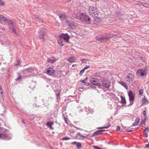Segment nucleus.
Wrapping results in <instances>:
<instances>
[{"label":"nucleus","instance_id":"1","mask_svg":"<svg viewBox=\"0 0 149 149\" xmlns=\"http://www.w3.org/2000/svg\"><path fill=\"white\" fill-rule=\"evenodd\" d=\"M77 17L78 19H79L84 23H86L88 24L91 23V18L85 13H80Z\"/></svg>","mask_w":149,"mask_h":149},{"label":"nucleus","instance_id":"2","mask_svg":"<svg viewBox=\"0 0 149 149\" xmlns=\"http://www.w3.org/2000/svg\"><path fill=\"white\" fill-rule=\"evenodd\" d=\"M88 11L89 14L93 16H99L98 10L93 6H90L88 8Z\"/></svg>","mask_w":149,"mask_h":149},{"label":"nucleus","instance_id":"3","mask_svg":"<svg viewBox=\"0 0 149 149\" xmlns=\"http://www.w3.org/2000/svg\"><path fill=\"white\" fill-rule=\"evenodd\" d=\"M59 37L64 40L66 42H69V40L70 37L68 36L67 33L65 34L62 33L59 35Z\"/></svg>","mask_w":149,"mask_h":149},{"label":"nucleus","instance_id":"4","mask_svg":"<svg viewBox=\"0 0 149 149\" xmlns=\"http://www.w3.org/2000/svg\"><path fill=\"white\" fill-rule=\"evenodd\" d=\"M147 72L145 69H139L136 72V75L138 77H143L146 76Z\"/></svg>","mask_w":149,"mask_h":149},{"label":"nucleus","instance_id":"5","mask_svg":"<svg viewBox=\"0 0 149 149\" xmlns=\"http://www.w3.org/2000/svg\"><path fill=\"white\" fill-rule=\"evenodd\" d=\"M91 83L93 85L98 86L99 88L101 86V84L98 82V79L94 78H91L90 80Z\"/></svg>","mask_w":149,"mask_h":149},{"label":"nucleus","instance_id":"6","mask_svg":"<svg viewBox=\"0 0 149 149\" xmlns=\"http://www.w3.org/2000/svg\"><path fill=\"white\" fill-rule=\"evenodd\" d=\"M47 36L46 32L45 31H40L39 32V39L42 40H45Z\"/></svg>","mask_w":149,"mask_h":149},{"label":"nucleus","instance_id":"7","mask_svg":"<svg viewBox=\"0 0 149 149\" xmlns=\"http://www.w3.org/2000/svg\"><path fill=\"white\" fill-rule=\"evenodd\" d=\"M103 86L107 88H109L111 86V82L109 80H104L102 81Z\"/></svg>","mask_w":149,"mask_h":149},{"label":"nucleus","instance_id":"8","mask_svg":"<svg viewBox=\"0 0 149 149\" xmlns=\"http://www.w3.org/2000/svg\"><path fill=\"white\" fill-rule=\"evenodd\" d=\"M134 75L131 73L128 74H127L126 78L127 81L130 82V81H133L134 80Z\"/></svg>","mask_w":149,"mask_h":149},{"label":"nucleus","instance_id":"9","mask_svg":"<svg viewBox=\"0 0 149 149\" xmlns=\"http://www.w3.org/2000/svg\"><path fill=\"white\" fill-rule=\"evenodd\" d=\"M46 74L50 76H52L54 73L55 71L52 68H47L46 69Z\"/></svg>","mask_w":149,"mask_h":149},{"label":"nucleus","instance_id":"10","mask_svg":"<svg viewBox=\"0 0 149 149\" xmlns=\"http://www.w3.org/2000/svg\"><path fill=\"white\" fill-rule=\"evenodd\" d=\"M110 38V37H106L100 36L96 37V40L98 41H105L108 40Z\"/></svg>","mask_w":149,"mask_h":149},{"label":"nucleus","instance_id":"11","mask_svg":"<svg viewBox=\"0 0 149 149\" xmlns=\"http://www.w3.org/2000/svg\"><path fill=\"white\" fill-rule=\"evenodd\" d=\"M99 16H94L93 22L94 24H97L101 21V18L98 17Z\"/></svg>","mask_w":149,"mask_h":149},{"label":"nucleus","instance_id":"12","mask_svg":"<svg viewBox=\"0 0 149 149\" xmlns=\"http://www.w3.org/2000/svg\"><path fill=\"white\" fill-rule=\"evenodd\" d=\"M128 95L130 101H133L134 100V96L131 91H130L128 93Z\"/></svg>","mask_w":149,"mask_h":149},{"label":"nucleus","instance_id":"13","mask_svg":"<svg viewBox=\"0 0 149 149\" xmlns=\"http://www.w3.org/2000/svg\"><path fill=\"white\" fill-rule=\"evenodd\" d=\"M66 41L63 39L61 38L58 37V43L59 45L60 46H63L65 45V43Z\"/></svg>","mask_w":149,"mask_h":149},{"label":"nucleus","instance_id":"14","mask_svg":"<svg viewBox=\"0 0 149 149\" xmlns=\"http://www.w3.org/2000/svg\"><path fill=\"white\" fill-rule=\"evenodd\" d=\"M66 24L71 29H72L75 26L74 23L73 22L67 21Z\"/></svg>","mask_w":149,"mask_h":149},{"label":"nucleus","instance_id":"15","mask_svg":"<svg viewBox=\"0 0 149 149\" xmlns=\"http://www.w3.org/2000/svg\"><path fill=\"white\" fill-rule=\"evenodd\" d=\"M56 61V58L52 57L48 59V62L53 63Z\"/></svg>","mask_w":149,"mask_h":149},{"label":"nucleus","instance_id":"16","mask_svg":"<svg viewBox=\"0 0 149 149\" xmlns=\"http://www.w3.org/2000/svg\"><path fill=\"white\" fill-rule=\"evenodd\" d=\"M53 124L54 123L51 121L48 122L46 124V125L48 126L52 130L54 129V128L52 126V125H53Z\"/></svg>","mask_w":149,"mask_h":149},{"label":"nucleus","instance_id":"17","mask_svg":"<svg viewBox=\"0 0 149 149\" xmlns=\"http://www.w3.org/2000/svg\"><path fill=\"white\" fill-rule=\"evenodd\" d=\"M118 83L123 86L126 89H128V87L126 84L122 81H120L118 82Z\"/></svg>","mask_w":149,"mask_h":149},{"label":"nucleus","instance_id":"18","mask_svg":"<svg viewBox=\"0 0 149 149\" xmlns=\"http://www.w3.org/2000/svg\"><path fill=\"white\" fill-rule=\"evenodd\" d=\"M32 70L31 68H29L26 69H25L23 71L24 74L31 73Z\"/></svg>","mask_w":149,"mask_h":149},{"label":"nucleus","instance_id":"19","mask_svg":"<svg viewBox=\"0 0 149 149\" xmlns=\"http://www.w3.org/2000/svg\"><path fill=\"white\" fill-rule=\"evenodd\" d=\"M142 104H147L148 103L149 101L146 98L145 96H144V97L142 99Z\"/></svg>","mask_w":149,"mask_h":149},{"label":"nucleus","instance_id":"20","mask_svg":"<svg viewBox=\"0 0 149 149\" xmlns=\"http://www.w3.org/2000/svg\"><path fill=\"white\" fill-rule=\"evenodd\" d=\"M77 59L75 57H71L68 59V61L70 62L73 63L75 62V60Z\"/></svg>","mask_w":149,"mask_h":149},{"label":"nucleus","instance_id":"21","mask_svg":"<svg viewBox=\"0 0 149 149\" xmlns=\"http://www.w3.org/2000/svg\"><path fill=\"white\" fill-rule=\"evenodd\" d=\"M139 121V117H137L135 120V122L132 124V126H135L137 125Z\"/></svg>","mask_w":149,"mask_h":149},{"label":"nucleus","instance_id":"22","mask_svg":"<svg viewBox=\"0 0 149 149\" xmlns=\"http://www.w3.org/2000/svg\"><path fill=\"white\" fill-rule=\"evenodd\" d=\"M120 98H121V103L123 104H126V100L125 97L122 95L121 96Z\"/></svg>","mask_w":149,"mask_h":149},{"label":"nucleus","instance_id":"23","mask_svg":"<svg viewBox=\"0 0 149 149\" xmlns=\"http://www.w3.org/2000/svg\"><path fill=\"white\" fill-rule=\"evenodd\" d=\"M6 135L4 134L0 133V139H3L6 138Z\"/></svg>","mask_w":149,"mask_h":149},{"label":"nucleus","instance_id":"24","mask_svg":"<svg viewBox=\"0 0 149 149\" xmlns=\"http://www.w3.org/2000/svg\"><path fill=\"white\" fill-rule=\"evenodd\" d=\"M1 21H4L6 22H7L8 21V19L6 17H4L2 15V16H1Z\"/></svg>","mask_w":149,"mask_h":149},{"label":"nucleus","instance_id":"25","mask_svg":"<svg viewBox=\"0 0 149 149\" xmlns=\"http://www.w3.org/2000/svg\"><path fill=\"white\" fill-rule=\"evenodd\" d=\"M143 89H140L139 91V94L140 96V97L143 94Z\"/></svg>","mask_w":149,"mask_h":149},{"label":"nucleus","instance_id":"26","mask_svg":"<svg viewBox=\"0 0 149 149\" xmlns=\"http://www.w3.org/2000/svg\"><path fill=\"white\" fill-rule=\"evenodd\" d=\"M76 146L78 149H80L81 148V145L80 143H78L76 145Z\"/></svg>","mask_w":149,"mask_h":149},{"label":"nucleus","instance_id":"27","mask_svg":"<svg viewBox=\"0 0 149 149\" xmlns=\"http://www.w3.org/2000/svg\"><path fill=\"white\" fill-rule=\"evenodd\" d=\"M101 134V131H100V130L97 131L96 132H95L94 133V134L96 135L100 134Z\"/></svg>","mask_w":149,"mask_h":149},{"label":"nucleus","instance_id":"28","mask_svg":"<svg viewBox=\"0 0 149 149\" xmlns=\"http://www.w3.org/2000/svg\"><path fill=\"white\" fill-rule=\"evenodd\" d=\"M142 5L143 6H144L146 7H147V8H149V4L143 3Z\"/></svg>","mask_w":149,"mask_h":149},{"label":"nucleus","instance_id":"29","mask_svg":"<svg viewBox=\"0 0 149 149\" xmlns=\"http://www.w3.org/2000/svg\"><path fill=\"white\" fill-rule=\"evenodd\" d=\"M85 70L84 69L80 70L79 73V74L80 75H82L83 73L84 72Z\"/></svg>","mask_w":149,"mask_h":149},{"label":"nucleus","instance_id":"30","mask_svg":"<svg viewBox=\"0 0 149 149\" xmlns=\"http://www.w3.org/2000/svg\"><path fill=\"white\" fill-rule=\"evenodd\" d=\"M22 78V76L21 75H20L19 74H18V77L16 79V80H19L20 79Z\"/></svg>","mask_w":149,"mask_h":149},{"label":"nucleus","instance_id":"31","mask_svg":"<svg viewBox=\"0 0 149 149\" xmlns=\"http://www.w3.org/2000/svg\"><path fill=\"white\" fill-rule=\"evenodd\" d=\"M5 5L4 3L2 0H0V5L3 6Z\"/></svg>","mask_w":149,"mask_h":149},{"label":"nucleus","instance_id":"32","mask_svg":"<svg viewBox=\"0 0 149 149\" xmlns=\"http://www.w3.org/2000/svg\"><path fill=\"white\" fill-rule=\"evenodd\" d=\"M62 139L63 140H70V139L68 137H64L62 138Z\"/></svg>","mask_w":149,"mask_h":149},{"label":"nucleus","instance_id":"33","mask_svg":"<svg viewBox=\"0 0 149 149\" xmlns=\"http://www.w3.org/2000/svg\"><path fill=\"white\" fill-rule=\"evenodd\" d=\"M20 64V61L18 60L17 61V63L15 65V66H17V65H19Z\"/></svg>","mask_w":149,"mask_h":149},{"label":"nucleus","instance_id":"34","mask_svg":"<svg viewBox=\"0 0 149 149\" xmlns=\"http://www.w3.org/2000/svg\"><path fill=\"white\" fill-rule=\"evenodd\" d=\"M12 30V33H16V30L14 28H13L11 30Z\"/></svg>","mask_w":149,"mask_h":149},{"label":"nucleus","instance_id":"35","mask_svg":"<svg viewBox=\"0 0 149 149\" xmlns=\"http://www.w3.org/2000/svg\"><path fill=\"white\" fill-rule=\"evenodd\" d=\"M110 125H110L108 126H104V127H100V128H99L100 129H103V128H109L110 126Z\"/></svg>","mask_w":149,"mask_h":149},{"label":"nucleus","instance_id":"36","mask_svg":"<svg viewBox=\"0 0 149 149\" xmlns=\"http://www.w3.org/2000/svg\"><path fill=\"white\" fill-rule=\"evenodd\" d=\"M0 92H1V94L3 93V90L1 87L0 86Z\"/></svg>","mask_w":149,"mask_h":149},{"label":"nucleus","instance_id":"37","mask_svg":"<svg viewBox=\"0 0 149 149\" xmlns=\"http://www.w3.org/2000/svg\"><path fill=\"white\" fill-rule=\"evenodd\" d=\"M120 129V126H117V128H116V130L117 131H118Z\"/></svg>","mask_w":149,"mask_h":149},{"label":"nucleus","instance_id":"38","mask_svg":"<svg viewBox=\"0 0 149 149\" xmlns=\"http://www.w3.org/2000/svg\"><path fill=\"white\" fill-rule=\"evenodd\" d=\"M9 24V25H10V24H11L12 25L13 24V22L12 21L9 20L8 22Z\"/></svg>","mask_w":149,"mask_h":149},{"label":"nucleus","instance_id":"39","mask_svg":"<svg viewBox=\"0 0 149 149\" xmlns=\"http://www.w3.org/2000/svg\"><path fill=\"white\" fill-rule=\"evenodd\" d=\"M143 114L145 116H146L147 114L146 113V111H144L143 112Z\"/></svg>","mask_w":149,"mask_h":149},{"label":"nucleus","instance_id":"40","mask_svg":"<svg viewBox=\"0 0 149 149\" xmlns=\"http://www.w3.org/2000/svg\"><path fill=\"white\" fill-rule=\"evenodd\" d=\"M141 123L140 124V125H141V126H143V124L145 123L143 121H142L141 122Z\"/></svg>","mask_w":149,"mask_h":149},{"label":"nucleus","instance_id":"41","mask_svg":"<svg viewBox=\"0 0 149 149\" xmlns=\"http://www.w3.org/2000/svg\"><path fill=\"white\" fill-rule=\"evenodd\" d=\"M89 68V66H86V67H85L84 69L85 70L86 69H88Z\"/></svg>","mask_w":149,"mask_h":149},{"label":"nucleus","instance_id":"42","mask_svg":"<svg viewBox=\"0 0 149 149\" xmlns=\"http://www.w3.org/2000/svg\"><path fill=\"white\" fill-rule=\"evenodd\" d=\"M77 143H78L77 142L74 141V142H73L71 144L74 145V144H76L77 145Z\"/></svg>","mask_w":149,"mask_h":149},{"label":"nucleus","instance_id":"43","mask_svg":"<svg viewBox=\"0 0 149 149\" xmlns=\"http://www.w3.org/2000/svg\"><path fill=\"white\" fill-rule=\"evenodd\" d=\"M10 29L11 30L13 28H14L13 26L12 25H10L9 26Z\"/></svg>","mask_w":149,"mask_h":149},{"label":"nucleus","instance_id":"44","mask_svg":"<svg viewBox=\"0 0 149 149\" xmlns=\"http://www.w3.org/2000/svg\"><path fill=\"white\" fill-rule=\"evenodd\" d=\"M81 82L82 83H84L85 84H86V82L84 80H82L81 81Z\"/></svg>","mask_w":149,"mask_h":149},{"label":"nucleus","instance_id":"45","mask_svg":"<svg viewBox=\"0 0 149 149\" xmlns=\"http://www.w3.org/2000/svg\"><path fill=\"white\" fill-rule=\"evenodd\" d=\"M145 136L146 137H147L148 136V134L147 133H145Z\"/></svg>","mask_w":149,"mask_h":149},{"label":"nucleus","instance_id":"46","mask_svg":"<svg viewBox=\"0 0 149 149\" xmlns=\"http://www.w3.org/2000/svg\"><path fill=\"white\" fill-rule=\"evenodd\" d=\"M148 129V128H146L145 129L143 130L144 132H145Z\"/></svg>","mask_w":149,"mask_h":149},{"label":"nucleus","instance_id":"47","mask_svg":"<svg viewBox=\"0 0 149 149\" xmlns=\"http://www.w3.org/2000/svg\"><path fill=\"white\" fill-rule=\"evenodd\" d=\"M83 5H86L87 4L86 2H84L83 3Z\"/></svg>","mask_w":149,"mask_h":149},{"label":"nucleus","instance_id":"48","mask_svg":"<svg viewBox=\"0 0 149 149\" xmlns=\"http://www.w3.org/2000/svg\"><path fill=\"white\" fill-rule=\"evenodd\" d=\"M81 61H84V60H85V59L84 58H82V59H81Z\"/></svg>","mask_w":149,"mask_h":149},{"label":"nucleus","instance_id":"49","mask_svg":"<svg viewBox=\"0 0 149 149\" xmlns=\"http://www.w3.org/2000/svg\"><path fill=\"white\" fill-rule=\"evenodd\" d=\"M146 146L147 147H149V144H146Z\"/></svg>","mask_w":149,"mask_h":149},{"label":"nucleus","instance_id":"50","mask_svg":"<svg viewBox=\"0 0 149 149\" xmlns=\"http://www.w3.org/2000/svg\"><path fill=\"white\" fill-rule=\"evenodd\" d=\"M100 131H101V132H102V131H105V130H100Z\"/></svg>","mask_w":149,"mask_h":149},{"label":"nucleus","instance_id":"51","mask_svg":"<svg viewBox=\"0 0 149 149\" xmlns=\"http://www.w3.org/2000/svg\"><path fill=\"white\" fill-rule=\"evenodd\" d=\"M132 131V130H130L128 131V132H131Z\"/></svg>","mask_w":149,"mask_h":149},{"label":"nucleus","instance_id":"52","mask_svg":"<svg viewBox=\"0 0 149 149\" xmlns=\"http://www.w3.org/2000/svg\"><path fill=\"white\" fill-rule=\"evenodd\" d=\"M1 16H2V15H0V18H1Z\"/></svg>","mask_w":149,"mask_h":149},{"label":"nucleus","instance_id":"53","mask_svg":"<svg viewBox=\"0 0 149 149\" xmlns=\"http://www.w3.org/2000/svg\"><path fill=\"white\" fill-rule=\"evenodd\" d=\"M1 22V19L0 18V22Z\"/></svg>","mask_w":149,"mask_h":149},{"label":"nucleus","instance_id":"54","mask_svg":"<svg viewBox=\"0 0 149 149\" xmlns=\"http://www.w3.org/2000/svg\"><path fill=\"white\" fill-rule=\"evenodd\" d=\"M22 122L24 124H25V123L24 122V121L23 120H22Z\"/></svg>","mask_w":149,"mask_h":149},{"label":"nucleus","instance_id":"55","mask_svg":"<svg viewBox=\"0 0 149 149\" xmlns=\"http://www.w3.org/2000/svg\"><path fill=\"white\" fill-rule=\"evenodd\" d=\"M74 65H74H72V66L73 67V66H74L75 65Z\"/></svg>","mask_w":149,"mask_h":149},{"label":"nucleus","instance_id":"56","mask_svg":"<svg viewBox=\"0 0 149 149\" xmlns=\"http://www.w3.org/2000/svg\"><path fill=\"white\" fill-rule=\"evenodd\" d=\"M65 122L66 123H67V121L66 120H65Z\"/></svg>","mask_w":149,"mask_h":149},{"label":"nucleus","instance_id":"57","mask_svg":"<svg viewBox=\"0 0 149 149\" xmlns=\"http://www.w3.org/2000/svg\"><path fill=\"white\" fill-rule=\"evenodd\" d=\"M87 78H88V77H87V78H86V79H87Z\"/></svg>","mask_w":149,"mask_h":149}]
</instances>
